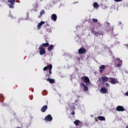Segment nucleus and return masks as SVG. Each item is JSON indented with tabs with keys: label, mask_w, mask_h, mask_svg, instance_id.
I'll return each instance as SVG.
<instances>
[{
	"label": "nucleus",
	"mask_w": 128,
	"mask_h": 128,
	"mask_svg": "<svg viewBox=\"0 0 128 128\" xmlns=\"http://www.w3.org/2000/svg\"><path fill=\"white\" fill-rule=\"evenodd\" d=\"M48 69L49 74L48 72L46 73V77L48 78L46 80L48 82H49L50 84H54L56 82V81L54 79H50L49 78L50 77V75L52 74V64H50L48 66L44 67L43 69L44 71H46Z\"/></svg>",
	"instance_id": "nucleus-1"
},
{
	"label": "nucleus",
	"mask_w": 128,
	"mask_h": 128,
	"mask_svg": "<svg viewBox=\"0 0 128 128\" xmlns=\"http://www.w3.org/2000/svg\"><path fill=\"white\" fill-rule=\"evenodd\" d=\"M79 54H84L87 52V50L84 48H81L78 50Z\"/></svg>",
	"instance_id": "nucleus-7"
},
{
	"label": "nucleus",
	"mask_w": 128,
	"mask_h": 128,
	"mask_svg": "<svg viewBox=\"0 0 128 128\" xmlns=\"http://www.w3.org/2000/svg\"><path fill=\"white\" fill-rule=\"evenodd\" d=\"M92 20V22H98V20L97 19H96V18H93V19Z\"/></svg>",
	"instance_id": "nucleus-24"
},
{
	"label": "nucleus",
	"mask_w": 128,
	"mask_h": 128,
	"mask_svg": "<svg viewBox=\"0 0 128 128\" xmlns=\"http://www.w3.org/2000/svg\"><path fill=\"white\" fill-rule=\"evenodd\" d=\"M126 128H128V126H127L126 127Z\"/></svg>",
	"instance_id": "nucleus-32"
},
{
	"label": "nucleus",
	"mask_w": 128,
	"mask_h": 128,
	"mask_svg": "<svg viewBox=\"0 0 128 128\" xmlns=\"http://www.w3.org/2000/svg\"><path fill=\"white\" fill-rule=\"evenodd\" d=\"M38 50H40V55H44L46 54V49L43 47L40 46V47H39Z\"/></svg>",
	"instance_id": "nucleus-5"
},
{
	"label": "nucleus",
	"mask_w": 128,
	"mask_h": 128,
	"mask_svg": "<svg viewBox=\"0 0 128 128\" xmlns=\"http://www.w3.org/2000/svg\"><path fill=\"white\" fill-rule=\"evenodd\" d=\"M54 48V46L53 44H51L48 48V51H52V49Z\"/></svg>",
	"instance_id": "nucleus-20"
},
{
	"label": "nucleus",
	"mask_w": 128,
	"mask_h": 128,
	"mask_svg": "<svg viewBox=\"0 0 128 128\" xmlns=\"http://www.w3.org/2000/svg\"><path fill=\"white\" fill-rule=\"evenodd\" d=\"M96 121H97V122L98 121L97 119H96Z\"/></svg>",
	"instance_id": "nucleus-34"
},
{
	"label": "nucleus",
	"mask_w": 128,
	"mask_h": 128,
	"mask_svg": "<svg viewBox=\"0 0 128 128\" xmlns=\"http://www.w3.org/2000/svg\"><path fill=\"white\" fill-rule=\"evenodd\" d=\"M98 119L101 121H105L106 120V118L102 116H99L98 117Z\"/></svg>",
	"instance_id": "nucleus-19"
},
{
	"label": "nucleus",
	"mask_w": 128,
	"mask_h": 128,
	"mask_svg": "<svg viewBox=\"0 0 128 128\" xmlns=\"http://www.w3.org/2000/svg\"><path fill=\"white\" fill-rule=\"evenodd\" d=\"M126 95L128 96V92H126Z\"/></svg>",
	"instance_id": "nucleus-30"
},
{
	"label": "nucleus",
	"mask_w": 128,
	"mask_h": 128,
	"mask_svg": "<svg viewBox=\"0 0 128 128\" xmlns=\"http://www.w3.org/2000/svg\"><path fill=\"white\" fill-rule=\"evenodd\" d=\"M45 22L43 21H42L40 23H39L38 25V30H40L41 28V26L44 24Z\"/></svg>",
	"instance_id": "nucleus-12"
},
{
	"label": "nucleus",
	"mask_w": 128,
	"mask_h": 128,
	"mask_svg": "<svg viewBox=\"0 0 128 128\" xmlns=\"http://www.w3.org/2000/svg\"><path fill=\"white\" fill-rule=\"evenodd\" d=\"M107 24H108V26L109 28L110 26V24L109 22H107Z\"/></svg>",
	"instance_id": "nucleus-29"
},
{
	"label": "nucleus",
	"mask_w": 128,
	"mask_h": 128,
	"mask_svg": "<svg viewBox=\"0 0 128 128\" xmlns=\"http://www.w3.org/2000/svg\"><path fill=\"white\" fill-rule=\"evenodd\" d=\"M74 108H75V106H74V105L72 106H71V109H72V110H74Z\"/></svg>",
	"instance_id": "nucleus-26"
},
{
	"label": "nucleus",
	"mask_w": 128,
	"mask_h": 128,
	"mask_svg": "<svg viewBox=\"0 0 128 128\" xmlns=\"http://www.w3.org/2000/svg\"><path fill=\"white\" fill-rule=\"evenodd\" d=\"M118 62H119L120 64H116V66L118 68H120L122 66V61L120 60L119 58L118 59Z\"/></svg>",
	"instance_id": "nucleus-17"
},
{
	"label": "nucleus",
	"mask_w": 128,
	"mask_h": 128,
	"mask_svg": "<svg viewBox=\"0 0 128 128\" xmlns=\"http://www.w3.org/2000/svg\"><path fill=\"white\" fill-rule=\"evenodd\" d=\"M20 128V127H18V128Z\"/></svg>",
	"instance_id": "nucleus-31"
},
{
	"label": "nucleus",
	"mask_w": 128,
	"mask_h": 128,
	"mask_svg": "<svg viewBox=\"0 0 128 128\" xmlns=\"http://www.w3.org/2000/svg\"><path fill=\"white\" fill-rule=\"evenodd\" d=\"M44 12H45L44 10H42L40 12V16H42V15L44 14Z\"/></svg>",
	"instance_id": "nucleus-23"
},
{
	"label": "nucleus",
	"mask_w": 128,
	"mask_h": 128,
	"mask_svg": "<svg viewBox=\"0 0 128 128\" xmlns=\"http://www.w3.org/2000/svg\"><path fill=\"white\" fill-rule=\"evenodd\" d=\"M93 6L94 7L96 8L99 7V4L97 2H94Z\"/></svg>",
	"instance_id": "nucleus-22"
},
{
	"label": "nucleus",
	"mask_w": 128,
	"mask_h": 128,
	"mask_svg": "<svg viewBox=\"0 0 128 128\" xmlns=\"http://www.w3.org/2000/svg\"><path fill=\"white\" fill-rule=\"evenodd\" d=\"M106 68V66L104 65H102L100 67V72L102 74L104 71V69Z\"/></svg>",
	"instance_id": "nucleus-13"
},
{
	"label": "nucleus",
	"mask_w": 128,
	"mask_h": 128,
	"mask_svg": "<svg viewBox=\"0 0 128 128\" xmlns=\"http://www.w3.org/2000/svg\"><path fill=\"white\" fill-rule=\"evenodd\" d=\"M91 32L93 33L95 35V36H96L97 37L98 36V35L103 36L104 34V32H102V31H101L100 32H96V31L94 30V28H92Z\"/></svg>",
	"instance_id": "nucleus-2"
},
{
	"label": "nucleus",
	"mask_w": 128,
	"mask_h": 128,
	"mask_svg": "<svg viewBox=\"0 0 128 128\" xmlns=\"http://www.w3.org/2000/svg\"><path fill=\"white\" fill-rule=\"evenodd\" d=\"M81 80L82 82H85L86 84H88L90 82V80L89 78L86 76H84L81 78Z\"/></svg>",
	"instance_id": "nucleus-4"
},
{
	"label": "nucleus",
	"mask_w": 128,
	"mask_h": 128,
	"mask_svg": "<svg viewBox=\"0 0 128 128\" xmlns=\"http://www.w3.org/2000/svg\"><path fill=\"white\" fill-rule=\"evenodd\" d=\"M105 84H106V86L107 88L110 87V84H109L108 83L106 82V83Z\"/></svg>",
	"instance_id": "nucleus-25"
},
{
	"label": "nucleus",
	"mask_w": 128,
	"mask_h": 128,
	"mask_svg": "<svg viewBox=\"0 0 128 128\" xmlns=\"http://www.w3.org/2000/svg\"><path fill=\"white\" fill-rule=\"evenodd\" d=\"M82 86L84 88V90L85 92L88 91V88L87 86H85V84H84V83H82Z\"/></svg>",
	"instance_id": "nucleus-18"
},
{
	"label": "nucleus",
	"mask_w": 128,
	"mask_h": 128,
	"mask_svg": "<svg viewBox=\"0 0 128 128\" xmlns=\"http://www.w3.org/2000/svg\"><path fill=\"white\" fill-rule=\"evenodd\" d=\"M116 2H121L122 0H114Z\"/></svg>",
	"instance_id": "nucleus-27"
},
{
	"label": "nucleus",
	"mask_w": 128,
	"mask_h": 128,
	"mask_svg": "<svg viewBox=\"0 0 128 128\" xmlns=\"http://www.w3.org/2000/svg\"><path fill=\"white\" fill-rule=\"evenodd\" d=\"M100 25L101 26V24H100Z\"/></svg>",
	"instance_id": "nucleus-33"
},
{
	"label": "nucleus",
	"mask_w": 128,
	"mask_h": 128,
	"mask_svg": "<svg viewBox=\"0 0 128 128\" xmlns=\"http://www.w3.org/2000/svg\"><path fill=\"white\" fill-rule=\"evenodd\" d=\"M15 1L16 0H8V2L10 4H8V6L10 8H14V5L15 4Z\"/></svg>",
	"instance_id": "nucleus-3"
},
{
	"label": "nucleus",
	"mask_w": 128,
	"mask_h": 128,
	"mask_svg": "<svg viewBox=\"0 0 128 128\" xmlns=\"http://www.w3.org/2000/svg\"><path fill=\"white\" fill-rule=\"evenodd\" d=\"M52 20L56 22L57 20V16L56 14H53L51 16Z\"/></svg>",
	"instance_id": "nucleus-14"
},
{
	"label": "nucleus",
	"mask_w": 128,
	"mask_h": 128,
	"mask_svg": "<svg viewBox=\"0 0 128 128\" xmlns=\"http://www.w3.org/2000/svg\"><path fill=\"white\" fill-rule=\"evenodd\" d=\"M49 46H50V44L48 42L44 43L41 45V46H42V48H46Z\"/></svg>",
	"instance_id": "nucleus-16"
},
{
	"label": "nucleus",
	"mask_w": 128,
	"mask_h": 128,
	"mask_svg": "<svg viewBox=\"0 0 128 128\" xmlns=\"http://www.w3.org/2000/svg\"><path fill=\"white\" fill-rule=\"evenodd\" d=\"M109 80H110V82L112 84H115L116 83H119L118 80L115 79L114 78H109Z\"/></svg>",
	"instance_id": "nucleus-6"
},
{
	"label": "nucleus",
	"mask_w": 128,
	"mask_h": 128,
	"mask_svg": "<svg viewBox=\"0 0 128 128\" xmlns=\"http://www.w3.org/2000/svg\"><path fill=\"white\" fill-rule=\"evenodd\" d=\"M48 107L46 105L42 107V109H41V111L42 112H46V110H48Z\"/></svg>",
	"instance_id": "nucleus-11"
},
{
	"label": "nucleus",
	"mask_w": 128,
	"mask_h": 128,
	"mask_svg": "<svg viewBox=\"0 0 128 128\" xmlns=\"http://www.w3.org/2000/svg\"><path fill=\"white\" fill-rule=\"evenodd\" d=\"M108 79H109V78H108L107 76H102V82H108Z\"/></svg>",
	"instance_id": "nucleus-15"
},
{
	"label": "nucleus",
	"mask_w": 128,
	"mask_h": 128,
	"mask_svg": "<svg viewBox=\"0 0 128 128\" xmlns=\"http://www.w3.org/2000/svg\"><path fill=\"white\" fill-rule=\"evenodd\" d=\"M74 124H76V126H78L79 125V124H81V122L79 120H76L74 121Z\"/></svg>",
	"instance_id": "nucleus-21"
},
{
	"label": "nucleus",
	"mask_w": 128,
	"mask_h": 128,
	"mask_svg": "<svg viewBox=\"0 0 128 128\" xmlns=\"http://www.w3.org/2000/svg\"><path fill=\"white\" fill-rule=\"evenodd\" d=\"M124 110H125L124 108L122 106H118L116 108V110L118 112H124Z\"/></svg>",
	"instance_id": "nucleus-10"
},
{
	"label": "nucleus",
	"mask_w": 128,
	"mask_h": 128,
	"mask_svg": "<svg viewBox=\"0 0 128 128\" xmlns=\"http://www.w3.org/2000/svg\"><path fill=\"white\" fill-rule=\"evenodd\" d=\"M44 120L46 121H49L51 122L52 120V117L51 116V115L48 114L47 116H46Z\"/></svg>",
	"instance_id": "nucleus-8"
},
{
	"label": "nucleus",
	"mask_w": 128,
	"mask_h": 128,
	"mask_svg": "<svg viewBox=\"0 0 128 128\" xmlns=\"http://www.w3.org/2000/svg\"><path fill=\"white\" fill-rule=\"evenodd\" d=\"M100 92L103 94L108 93V90L104 87L101 88V89L100 90Z\"/></svg>",
	"instance_id": "nucleus-9"
},
{
	"label": "nucleus",
	"mask_w": 128,
	"mask_h": 128,
	"mask_svg": "<svg viewBox=\"0 0 128 128\" xmlns=\"http://www.w3.org/2000/svg\"><path fill=\"white\" fill-rule=\"evenodd\" d=\"M71 114H72V115H74V114H75L74 112L73 111V112L71 113Z\"/></svg>",
	"instance_id": "nucleus-28"
}]
</instances>
